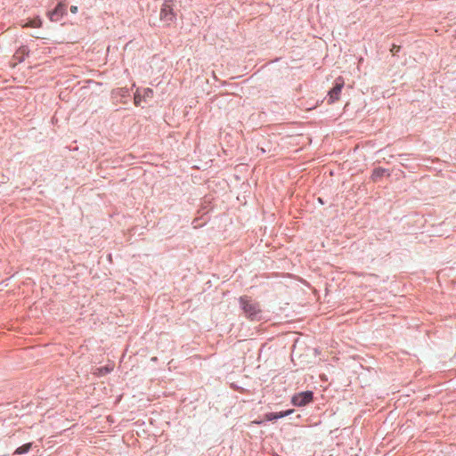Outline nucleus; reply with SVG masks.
I'll return each mask as SVG.
<instances>
[{
    "label": "nucleus",
    "mask_w": 456,
    "mask_h": 456,
    "mask_svg": "<svg viewBox=\"0 0 456 456\" xmlns=\"http://www.w3.org/2000/svg\"><path fill=\"white\" fill-rule=\"evenodd\" d=\"M31 446H32L31 443L25 444L18 447L15 450L14 454L20 455V454L26 453V452H28L31 449Z\"/></svg>",
    "instance_id": "nucleus-9"
},
{
    "label": "nucleus",
    "mask_w": 456,
    "mask_h": 456,
    "mask_svg": "<svg viewBox=\"0 0 456 456\" xmlns=\"http://www.w3.org/2000/svg\"><path fill=\"white\" fill-rule=\"evenodd\" d=\"M42 26V20L39 18H34L29 20L23 25L24 28H40Z\"/></svg>",
    "instance_id": "nucleus-8"
},
{
    "label": "nucleus",
    "mask_w": 456,
    "mask_h": 456,
    "mask_svg": "<svg viewBox=\"0 0 456 456\" xmlns=\"http://www.w3.org/2000/svg\"><path fill=\"white\" fill-rule=\"evenodd\" d=\"M313 397L311 391L301 392L292 397L291 403L295 406L302 407L312 402Z\"/></svg>",
    "instance_id": "nucleus-2"
},
{
    "label": "nucleus",
    "mask_w": 456,
    "mask_h": 456,
    "mask_svg": "<svg viewBox=\"0 0 456 456\" xmlns=\"http://www.w3.org/2000/svg\"><path fill=\"white\" fill-rule=\"evenodd\" d=\"M240 302L248 318L251 320H259L261 318V309L256 302L247 297H240Z\"/></svg>",
    "instance_id": "nucleus-1"
},
{
    "label": "nucleus",
    "mask_w": 456,
    "mask_h": 456,
    "mask_svg": "<svg viewBox=\"0 0 456 456\" xmlns=\"http://www.w3.org/2000/svg\"><path fill=\"white\" fill-rule=\"evenodd\" d=\"M254 423L260 424L261 421H254Z\"/></svg>",
    "instance_id": "nucleus-14"
},
{
    "label": "nucleus",
    "mask_w": 456,
    "mask_h": 456,
    "mask_svg": "<svg viewBox=\"0 0 456 456\" xmlns=\"http://www.w3.org/2000/svg\"><path fill=\"white\" fill-rule=\"evenodd\" d=\"M66 13V4L59 3L53 11L49 12V19L52 21H58Z\"/></svg>",
    "instance_id": "nucleus-6"
},
{
    "label": "nucleus",
    "mask_w": 456,
    "mask_h": 456,
    "mask_svg": "<svg viewBox=\"0 0 456 456\" xmlns=\"http://www.w3.org/2000/svg\"><path fill=\"white\" fill-rule=\"evenodd\" d=\"M160 19L171 22L175 19L172 5L169 1H165L160 10Z\"/></svg>",
    "instance_id": "nucleus-4"
},
{
    "label": "nucleus",
    "mask_w": 456,
    "mask_h": 456,
    "mask_svg": "<svg viewBox=\"0 0 456 456\" xmlns=\"http://www.w3.org/2000/svg\"><path fill=\"white\" fill-rule=\"evenodd\" d=\"M293 411H294V410H288V411H280V412H269L265 415V419L268 420V421L278 419L290 415Z\"/></svg>",
    "instance_id": "nucleus-7"
},
{
    "label": "nucleus",
    "mask_w": 456,
    "mask_h": 456,
    "mask_svg": "<svg viewBox=\"0 0 456 456\" xmlns=\"http://www.w3.org/2000/svg\"><path fill=\"white\" fill-rule=\"evenodd\" d=\"M153 94V90L151 88H144L142 91L137 89L134 95V105L139 106L142 102H146L148 99H151Z\"/></svg>",
    "instance_id": "nucleus-3"
},
{
    "label": "nucleus",
    "mask_w": 456,
    "mask_h": 456,
    "mask_svg": "<svg viewBox=\"0 0 456 456\" xmlns=\"http://www.w3.org/2000/svg\"><path fill=\"white\" fill-rule=\"evenodd\" d=\"M399 49H400V46L393 45V46L391 48V53H393L395 54V53H397L399 51Z\"/></svg>",
    "instance_id": "nucleus-12"
},
{
    "label": "nucleus",
    "mask_w": 456,
    "mask_h": 456,
    "mask_svg": "<svg viewBox=\"0 0 456 456\" xmlns=\"http://www.w3.org/2000/svg\"><path fill=\"white\" fill-rule=\"evenodd\" d=\"M386 172L383 168H377L373 171L371 178L374 182H377L380 177L383 176L384 173Z\"/></svg>",
    "instance_id": "nucleus-11"
},
{
    "label": "nucleus",
    "mask_w": 456,
    "mask_h": 456,
    "mask_svg": "<svg viewBox=\"0 0 456 456\" xmlns=\"http://www.w3.org/2000/svg\"><path fill=\"white\" fill-rule=\"evenodd\" d=\"M70 12H71L72 13H77V6H75V5H72V6L70 7Z\"/></svg>",
    "instance_id": "nucleus-13"
},
{
    "label": "nucleus",
    "mask_w": 456,
    "mask_h": 456,
    "mask_svg": "<svg viewBox=\"0 0 456 456\" xmlns=\"http://www.w3.org/2000/svg\"><path fill=\"white\" fill-rule=\"evenodd\" d=\"M344 86V80L338 78L335 86L329 92V102L332 103L339 99L341 90Z\"/></svg>",
    "instance_id": "nucleus-5"
},
{
    "label": "nucleus",
    "mask_w": 456,
    "mask_h": 456,
    "mask_svg": "<svg viewBox=\"0 0 456 456\" xmlns=\"http://www.w3.org/2000/svg\"><path fill=\"white\" fill-rule=\"evenodd\" d=\"M112 370H113V366L112 367H109V366L101 367V368L96 369L94 374L97 376H104L107 373L110 372Z\"/></svg>",
    "instance_id": "nucleus-10"
}]
</instances>
